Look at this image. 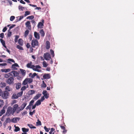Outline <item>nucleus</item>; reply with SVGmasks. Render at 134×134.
Returning <instances> with one entry per match:
<instances>
[{
    "label": "nucleus",
    "mask_w": 134,
    "mask_h": 134,
    "mask_svg": "<svg viewBox=\"0 0 134 134\" xmlns=\"http://www.w3.org/2000/svg\"><path fill=\"white\" fill-rule=\"evenodd\" d=\"M7 28L6 27H5L2 30V31L3 32H5L7 30Z\"/></svg>",
    "instance_id": "052dcab7"
},
{
    "label": "nucleus",
    "mask_w": 134,
    "mask_h": 134,
    "mask_svg": "<svg viewBox=\"0 0 134 134\" xmlns=\"http://www.w3.org/2000/svg\"><path fill=\"white\" fill-rule=\"evenodd\" d=\"M22 131L24 133H26V132H28L29 131V129H26L25 127H23L22 129Z\"/></svg>",
    "instance_id": "393cba45"
},
{
    "label": "nucleus",
    "mask_w": 134,
    "mask_h": 134,
    "mask_svg": "<svg viewBox=\"0 0 134 134\" xmlns=\"http://www.w3.org/2000/svg\"><path fill=\"white\" fill-rule=\"evenodd\" d=\"M15 17L14 16H12L10 17V21H13L15 19Z\"/></svg>",
    "instance_id": "4d7b16f0"
},
{
    "label": "nucleus",
    "mask_w": 134,
    "mask_h": 134,
    "mask_svg": "<svg viewBox=\"0 0 134 134\" xmlns=\"http://www.w3.org/2000/svg\"><path fill=\"white\" fill-rule=\"evenodd\" d=\"M14 126L15 127V129L14 130V131L15 132H17L20 131V129L18 127L16 126L15 125H14Z\"/></svg>",
    "instance_id": "2f4dec72"
},
{
    "label": "nucleus",
    "mask_w": 134,
    "mask_h": 134,
    "mask_svg": "<svg viewBox=\"0 0 134 134\" xmlns=\"http://www.w3.org/2000/svg\"><path fill=\"white\" fill-rule=\"evenodd\" d=\"M18 107L19 105L17 104H15L13 105V109L14 112L16 111L17 109H18Z\"/></svg>",
    "instance_id": "4468645a"
},
{
    "label": "nucleus",
    "mask_w": 134,
    "mask_h": 134,
    "mask_svg": "<svg viewBox=\"0 0 134 134\" xmlns=\"http://www.w3.org/2000/svg\"><path fill=\"white\" fill-rule=\"evenodd\" d=\"M20 118H13L11 120L12 122L16 123L17 122V120L19 121Z\"/></svg>",
    "instance_id": "9b49d317"
},
{
    "label": "nucleus",
    "mask_w": 134,
    "mask_h": 134,
    "mask_svg": "<svg viewBox=\"0 0 134 134\" xmlns=\"http://www.w3.org/2000/svg\"><path fill=\"white\" fill-rule=\"evenodd\" d=\"M45 99V98L44 97V96L42 97L40 99V100H41V102H42L43 100H44Z\"/></svg>",
    "instance_id": "0e129e2a"
},
{
    "label": "nucleus",
    "mask_w": 134,
    "mask_h": 134,
    "mask_svg": "<svg viewBox=\"0 0 134 134\" xmlns=\"http://www.w3.org/2000/svg\"><path fill=\"white\" fill-rule=\"evenodd\" d=\"M34 102V101L33 100H32L30 102L29 104H30L31 105H32V104Z\"/></svg>",
    "instance_id": "338daca9"
},
{
    "label": "nucleus",
    "mask_w": 134,
    "mask_h": 134,
    "mask_svg": "<svg viewBox=\"0 0 134 134\" xmlns=\"http://www.w3.org/2000/svg\"><path fill=\"white\" fill-rule=\"evenodd\" d=\"M26 47L27 48H29L30 47V44L29 43H28L26 45Z\"/></svg>",
    "instance_id": "774afa93"
},
{
    "label": "nucleus",
    "mask_w": 134,
    "mask_h": 134,
    "mask_svg": "<svg viewBox=\"0 0 134 134\" xmlns=\"http://www.w3.org/2000/svg\"><path fill=\"white\" fill-rule=\"evenodd\" d=\"M12 97L14 99H17L19 97L18 96L17 94H16L15 93L13 94Z\"/></svg>",
    "instance_id": "c9c22d12"
},
{
    "label": "nucleus",
    "mask_w": 134,
    "mask_h": 134,
    "mask_svg": "<svg viewBox=\"0 0 134 134\" xmlns=\"http://www.w3.org/2000/svg\"><path fill=\"white\" fill-rule=\"evenodd\" d=\"M10 70L11 69H2L1 70V71L3 72H9Z\"/></svg>",
    "instance_id": "6ab92c4d"
},
{
    "label": "nucleus",
    "mask_w": 134,
    "mask_h": 134,
    "mask_svg": "<svg viewBox=\"0 0 134 134\" xmlns=\"http://www.w3.org/2000/svg\"><path fill=\"white\" fill-rule=\"evenodd\" d=\"M35 113V110H34L33 111H30L29 112V114L30 115H31V116H32Z\"/></svg>",
    "instance_id": "5fc2aeb1"
},
{
    "label": "nucleus",
    "mask_w": 134,
    "mask_h": 134,
    "mask_svg": "<svg viewBox=\"0 0 134 134\" xmlns=\"http://www.w3.org/2000/svg\"><path fill=\"white\" fill-rule=\"evenodd\" d=\"M30 14V12L29 11H26L25 12L24 14L25 16H26L27 15H29Z\"/></svg>",
    "instance_id": "c03bdc74"
},
{
    "label": "nucleus",
    "mask_w": 134,
    "mask_h": 134,
    "mask_svg": "<svg viewBox=\"0 0 134 134\" xmlns=\"http://www.w3.org/2000/svg\"><path fill=\"white\" fill-rule=\"evenodd\" d=\"M34 36L35 38L39 40L40 38V36L38 33L36 32H34Z\"/></svg>",
    "instance_id": "ddd939ff"
},
{
    "label": "nucleus",
    "mask_w": 134,
    "mask_h": 134,
    "mask_svg": "<svg viewBox=\"0 0 134 134\" xmlns=\"http://www.w3.org/2000/svg\"><path fill=\"white\" fill-rule=\"evenodd\" d=\"M10 62H12L14 63L15 62L14 60L12 59H9L8 60L7 63H11Z\"/></svg>",
    "instance_id": "e433bc0d"
},
{
    "label": "nucleus",
    "mask_w": 134,
    "mask_h": 134,
    "mask_svg": "<svg viewBox=\"0 0 134 134\" xmlns=\"http://www.w3.org/2000/svg\"><path fill=\"white\" fill-rule=\"evenodd\" d=\"M14 78L13 76H11L5 80L6 83L9 85H10L14 83Z\"/></svg>",
    "instance_id": "f03ea898"
},
{
    "label": "nucleus",
    "mask_w": 134,
    "mask_h": 134,
    "mask_svg": "<svg viewBox=\"0 0 134 134\" xmlns=\"http://www.w3.org/2000/svg\"><path fill=\"white\" fill-rule=\"evenodd\" d=\"M47 85L46 83L42 84L41 87L42 88H45L46 87Z\"/></svg>",
    "instance_id": "680f3d73"
},
{
    "label": "nucleus",
    "mask_w": 134,
    "mask_h": 134,
    "mask_svg": "<svg viewBox=\"0 0 134 134\" xmlns=\"http://www.w3.org/2000/svg\"><path fill=\"white\" fill-rule=\"evenodd\" d=\"M23 93V91H21L20 92L18 93L17 94L18 97H21L22 96Z\"/></svg>",
    "instance_id": "a19ab883"
},
{
    "label": "nucleus",
    "mask_w": 134,
    "mask_h": 134,
    "mask_svg": "<svg viewBox=\"0 0 134 134\" xmlns=\"http://www.w3.org/2000/svg\"><path fill=\"white\" fill-rule=\"evenodd\" d=\"M27 80L28 83H30L33 82V80L30 78H26Z\"/></svg>",
    "instance_id": "c85d7f7f"
},
{
    "label": "nucleus",
    "mask_w": 134,
    "mask_h": 134,
    "mask_svg": "<svg viewBox=\"0 0 134 134\" xmlns=\"http://www.w3.org/2000/svg\"><path fill=\"white\" fill-rule=\"evenodd\" d=\"M32 63L31 62H30L29 63L26 65V66L28 68H30L32 69L33 70V69L35 68V66L34 65H32Z\"/></svg>",
    "instance_id": "423d86ee"
},
{
    "label": "nucleus",
    "mask_w": 134,
    "mask_h": 134,
    "mask_svg": "<svg viewBox=\"0 0 134 134\" xmlns=\"http://www.w3.org/2000/svg\"><path fill=\"white\" fill-rule=\"evenodd\" d=\"M18 42L19 44L21 46H22L23 45L24 43L22 39H19Z\"/></svg>",
    "instance_id": "f3484780"
},
{
    "label": "nucleus",
    "mask_w": 134,
    "mask_h": 134,
    "mask_svg": "<svg viewBox=\"0 0 134 134\" xmlns=\"http://www.w3.org/2000/svg\"><path fill=\"white\" fill-rule=\"evenodd\" d=\"M18 66V64L17 63H14L12 65V68L13 69H16L15 67Z\"/></svg>",
    "instance_id": "a878e982"
},
{
    "label": "nucleus",
    "mask_w": 134,
    "mask_h": 134,
    "mask_svg": "<svg viewBox=\"0 0 134 134\" xmlns=\"http://www.w3.org/2000/svg\"><path fill=\"white\" fill-rule=\"evenodd\" d=\"M26 88V86H23L21 88V91H23L25 90Z\"/></svg>",
    "instance_id": "864d4df0"
},
{
    "label": "nucleus",
    "mask_w": 134,
    "mask_h": 134,
    "mask_svg": "<svg viewBox=\"0 0 134 134\" xmlns=\"http://www.w3.org/2000/svg\"><path fill=\"white\" fill-rule=\"evenodd\" d=\"M29 32V31L28 30H26L25 31L24 33V36L25 37H26L28 35Z\"/></svg>",
    "instance_id": "7c9ffc66"
},
{
    "label": "nucleus",
    "mask_w": 134,
    "mask_h": 134,
    "mask_svg": "<svg viewBox=\"0 0 134 134\" xmlns=\"http://www.w3.org/2000/svg\"><path fill=\"white\" fill-rule=\"evenodd\" d=\"M21 73L24 76L26 74V71L25 70L23 69H20Z\"/></svg>",
    "instance_id": "bb28decb"
},
{
    "label": "nucleus",
    "mask_w": 134,
    "mask_h": 134,
    "mask_svg": "<svg viewBox=\"0 0 134 134\" xmlns=\"http://www.w3.org/2000/svg\"><path fill=\"white\" fill-rule=\"evenodd\" d=\"M41 68V66L39 65H36L35 66V68H34L33 70L35 71H37L38 72H41L42 70H41L38 69H40Z\"/></svg>",
    "instance_id": "0eeeda50"
},
{
    "label": "nucleus",
    "mask_w": 134,
    "mask_h": 134,
    "mask_svg": "<svg viewBox=\"0 0 134 134\" xmlns=\"http://www.w3.org/2000/svg\"><path fill=\"white\" fill-rule=\"evenodd\" d=\"M5 108L4 107L0 111V116H1L5 112Z\"/></svg>",
    "instance_id": "412c9836"
},
{
    "label": "nucleus",
    "mask_w": 134,
    "mask_h": 134,
    "mask_svg": "<svg viewBox=\"0 0 134 134\" xmlns=\"http://www.w3.org/2000/svg\"><path fill=\"white\" fill-rule=\"evenodd\" d=\"M24 7H23L21 6H19V9L23 11V10L24 9Z\"/></svg>",
    "instance_id": "6e6d98bb"
},
{
    "label": "nucleus",
    "mask_w": 134,
    "mask_h": 134,
    "mask_svg": "<svg viewBox=\"0 0 134 134\" xmlns=\"http://www.w3.org/2000/svg\"><path fill=\"white\" fill-rule=\"evenodd\" d=\"M25 25L26 26V27L28 29L30 30L31 29V25L30 21H27L25 23Z\"/></svg>",
    "instance_id": "9d476101"
},
{
    "label": "nucleus",
    "mask_w": 134,
    "mask_h": 134,
    "mask_svg": "<svg viewBox=\"0 0 134 134\" xmlns=\"http://www.w3.org/2000/svg\"><path fill=\"white\" fill-rule=\"evenodd\" d=\"M28 83V82H27V80L26 79H25L23 81L22 84L24 86H25Z\"/></svg>",
    "instance_id": "5701e85b"
},
{
    "label": "nucleus",
    "mask_w": 134,
    "mask_h": 134,
    "mask_svg": "<svg viewBox=\"0 0 134 134\" xmlns=\"http://www.w3.org/2000/svg\"><path fill=\"white\" fill-rule=\"evenodd\" d=\"M32 75V76H31L32 78H33L35 77L36 76H37V74L36 73H34L32 75L31 73H30L29 74V76H30L31 75Z\"/></svg>",
    "instance_id": "cd10ccee"
},
{
    "label": "nucleus",
    "mask_w": 134,
    "mask_h": 134,
    "mask_svg": "<svg viewBox=\"0 0 134 134\" xmlns=\"http://www.w3.org/2000/svg\"><path fill=\"white\" fill-rule=\"evenodd\" d=\"M43 94L44 95V96L45 97L46 99L48 98L49 97V94L47 93V91L46 90H44L42 92Z\"/></svg>",
    "instance_id": "1a4fd4ad"
},
{
    "label": "nucleus",
    "mask_w": 134,
    "mask_h": 134,
    "mask_svg": "<svg viewBox=\"0 0 134 134\" xmlns=\"http://www.w3.org/2000/svg\"><path fill=\"white\" fill-rule=\"evenodd\" d=\"M11 72L13 73L14 76H17L18 74V73L17 72V71H13Z\"/></svg>",
    "instance_id": "473e14b6"
},
{
    "label": "nucleus",
    "mask_w": 134,
    "mask_h": 134,
    "mask_svg": "<svg viewBox=\"0 0 134 134\" xmlns=\"http://www.w3.org/2000/svg\"><path fill=\"white\" fill-rule=\"evenodd\" d=\"M41 104V101L40 100H38L35 103L36 104L37 106H38L40 105Z\"/></svg>",
    "instance_id": "58836bf2"
},
{
    "label": "nucleus",
    "mask_w": 134,
    "mask_h": 134,
    "mask_svg": "<svg viewBox=\"0 0 134 134\" xmlns=\"http://www.w3.org/2000/svg\"><path fill=\"white\" fill-rule=\"evenodd\" d=\"M6 86V84L5 83L1 82L0 84V86L1 87H4Z\"/></svg>",
    "instance_id": "4be33fe9"
},
{
    "label": "nucleus",
    "mask_w": 134,
    "mask_h": 134,
    "mask_svg": "<svg viewBox=\"0 0 134 134\" xmlns=\"http://www.w3.org/2000/svg\"><path fill=\"white\" fill-rule=\"evenodd\" d=\"M16 48L20 50H23L24 49L23 47L19 45H17L16 46Z\"/></svg>",
    "instance_id": "4c0bfd02"
},
{
    "label": "nucleus",
    "mask_w": 134,
    "mask_h": 134,
    "mask_svg": "<svg viewBox=\"0 0 134 134\" xmlns=\"http://www.w3.org/2000/svg\"><path fill=\"white\" fill-rule=\"evenodd\" d=\"M41 93L38 94L34 97V99L35 100H37L41 97Z\"/></svg>",
    "instance_id": "a211bd4d"
},
{
    "label": "nucleus",
    "mask_w": 134,
    "mask_h": 134,
    "mask_svg": "<svg viewBox=\"0 0 134 134\" xmlns=\"http://www.w3.org/2000/svg\"><path fill=\"white\" fill-rule=\"evenodd\" d=\"M11 120L10 118H8L6 119L5 121L7 123H10Z\"/></svg>",
    "instance_id": "37998d69"
},
{
    "label": "nucleus",
    "mask_w": 134,
    "mask_h": 134,
    "mask_svg": "<svg viewBox=\"0 0 134 134\" xmlns=\"http://www.w3.org/2000/svg\"><path fill=\"white\" fill-rule=\"evenodd\" d=\"M0 40L1 42V43H2V44L4 43H5V41H4L3 39H0Z\"/></svg>",
    "instance_id": "69168bd1"
},
{
    "label": "nucleus",
    "mask_w": 134,
    "mask_h": 134,
    "mask_svg": "<svg viewBox=\"0 0 134 134\" xmlns=\"http://www.w3.org/2000/svg\"><path fill=\"white\" fill-rule=\"evenodd\" d=\"M38 121L36 122V124L37 125L41 126V125L42 124L41 122L38 119L37 120Z\"/></svg>",
    "instance_id": "79ce46f5"
},
{
    "label": "nucleus",
    "mask_w": 134,
    "mask_h": 134,
    "mask_svg": "<svg viewBox=\"0 0 134 134\" xmlns=\"http://www.w3.org/2000/svg\"><path fill=\"white\" fill-rule=\"evenodd\" d=\"M10 73H9L7 74H5L4 75V77L5 78H7L8 79L10 77Z\"/></svg>",
    "instance_id": "72a5a7b5"
},
{
    "label": "nucleus",
    "mask_w": 134,
    "mask_h": 134,
    "mask_svg": "<svg viewBox=\"0 0 134 134\" xmlns=\"http://www.w3.org/2000/svg\"><path fill=\"white\" fill-rule=\"evenodd\" d=\"M31 45L32 47L35 48L36 46H39V43L38 40L36 39L32 40L31 41Z\"/></svg>",
    "instance_id": "7ed1b4c3"
},
{
    "label": "nucleus",
    "mask_w": 134,
    "mask_h": 134,
    "mask_svg": "<svg viewBox=\"0 0 134 134\" xmlns=\"http://www.w3.org/2000/svg\"><path fill=\"white\" fill-rule=\"evenodd\" d=\"M43 78L44 79H49L51 77L49 74H45L43 76Z\"/></svg>",
    "instance_id": "f8f14e48"
},
{
    "label": "nucleus",
    "mask_w": 134,
    "mask_h": 134,
    "mask_svg": "<svg viewBox=\"0 0 134 134\" xmlns=\"http://www.w3.org/2000/svg\"><path fill=\"white\" fill-rule=\"evenodd\" d=\"M27 103H23L22 105H21V106L23 107V108H24L26 106V105H27Z\"/></svg>",
    "instance_id": "13d9d810"
},
{
    "label": "nucleus",
    "mask_w": 134,
    "mask_h": 134,
    "mask_svg": "<svg viewBox=\"0 0 134 134\" xmlns=\"http://www.w3.org/2000/svg\"><path fill=\"white\" fill-rule=\"evenodd\" d=\"M35 92V91L33 90H31L29 91V93L30 95H31L34 94Z\"/></svg>",
    "instance_id": "c756f323"
},
{
    "label": "nucleus",
    "mask_w": 134,
    "mask_h": 134,
    "mask_svg": "<svg viewBox=\"0 0 134 134\" xmlns=\"http://www.w3.org/2000/svg\"><path fill=\"white\" fill-rule=\"evenodd\" d=\"M9 30H8V31L7 37H10L12 35V32L10 31Z\"/></svg>",
    "instance_id": "ea45409f"
},
{
    "label": "nucleus",
    "mask_w": 134,
    "mask_h": 134,
    "mask_svg": "<svg viewBox=\"0 0 134 134\" xmlns=\"http://www.w3.org/2000/svg\"><path fill=\"white\" fill-rule=\"evenodd\" d=\"M40 33L41 34L42 36L43 37L44 36L45 33L43 29L41 30L40 31Z\"/></svg>",
    "instance_id": "b1692460"
},
{
    "label": "nucleus",
    "mask_w": 134,
    "mask_h": 134,
    "mask_svg": "<svg viewBox=\"0 0 134 134\" xmlns=\"http://www.w3.org/2000/svg\"><path fill=\"white\" fill-rule=\"evenodd\" d=\"M4 37V34L3 33H1L0 34V37H1L2 38H3Z\"/></svg>",
    "instance_id": "bf43d9fd"
},
{
    "label": "nucleus",
    "mask_w": 134,
    "mask_h": 134,
    "mask_svg": "<svg viewBox=\"0 0 134 134\" xmlns=\"http://www.w3.org/2000/svg\"><path fill=\"white\" fill-rule=\"evenodd\" d=\"M31 105L30 104H29V105L26 107V109H29L30 110H31Z\"/></svg>",
    "instance_id": "603ef678"
},
{
    "label": "nucleus",
    "mask_w": 134,
    "mask_h": 134,
    "mask_svg": "<svg viewBox=\"0 0 134 134\" xmlns=\"http://www.w3.org/2000/svg\"><path fill=\"white\" fill-rule=\"evenodd\" d=\"M46 49H48L50 48V43L48 41H47L46 43Z\"/></svg>",
    "instance_id": "dca6fc26"
},
{
    "label": "nucleus",
    "mask_w": 134,
    "mask_h": 134,
    "mask_svg": "<svg viewBox=\"0 0 134 134\" xmlns=\"http://www.w3.org/2000/svg\"><path fill=\"white\" fill-rule=\"evenodd\" d=\"M4 104V101L3 100L0 99V107H2Z\"/></svg>",
    "instance_id": "a18cd8bd"
},
{
    "label": "nucleus",
    "mask_w": 134,
    "mask_h": 134,
    "mask_svg": "<svg viewBox=\"0 0 134 134\" xmlns=\"http://www.w3.org/2000/svg\"><path fill=\"white\" fill-rule=\"evenodd\" d=\"M15 25H13L12 26H10L9 27V30H10L13 28V27H14L15 26Z\"/></svg>",
    "instance_id": "e2e57ef3"
},
{
    "label": "nucleus",
    "mask_w": 134,
    "mask_h": 134,
    "mask_svg": "<svg viewBox=\"0 0 134 134\" xmlns=\"http://www.w3.org/2000/svg\"><path fill=\"white\" fill-rule=\"evenodd\" d=\"M14 112L13 109V108L11 107H9L7 109L6 113V115L8 116L10 115H13Z\"/></svg>",
    "instance_id": "f257e3e1"
},
{
    "label": "nucleus",
    "mask_w": 134,
    "mask_h": 134,
    "mask_svg": "<svg viewBox=\"0 0 134 134\" xmlns=\"http://www.w3.org/2000/svg\"><path fill=\"white\" fill-rule=\"evenodd\" d=\"M50 51L52 57H54V51L52 50V49H51L50 50Z\"/></svg>",
    "instance_id": "de8ad7c7"
},
{
    "label": "nucleus",
    "mask_w": 134,
    "mask_h": 134,
    "mask_svg": "<svg viewBox=\"0 0 134 134\" xmlns=\"http://www.w3.org/2000/svg\"><path fill=\"white\" fill-rule=\"evenodd\" d=\"M27 126H29L31 129H36V127L35 126H33L31 124H27Z\"/></svg>",
    "instance_id": "f704fd0d"
},
{
    "label": "nucleus",
    "mask_w": 134,
    "mask_h": 134,
    "mask_svg": "<svg viewBox=\"0 0 134 134\" xmlns=\"http://www.w3.org/2000/svg\"><path fill=\"white\" fill-rule=\"evenodd\" d=\"M43 66L44 67H47L48 65L47 64V63L45 61H44L43 62Z\"/></svg>",
    "instance_id": "49530a36"
},
{
    "label": "nucleus",
    "mask_w": 134,
    "mask_h": 134,
    "mask_svg": "<svg viewBox=\"0 0 134 134\" xmlns=\"http://www.w3.org/2000/svg\"><path fill=\"white\" fill-rule=\"evenodd\" d=\"M9 95V93L7 91H5L2 92L1 96L3 99H5L8 98Z\"/></svg>",
    "instance_id": "20e7f679"
},
{
    "label": "nucleus",
    "mask_w": 134,
    "mask_h": 134,
    "mask_svg": "<svg viewBox=\"0 0 134 134\" xmlns=\"http://www.w3.org/2000/svg\"><path fill=\"white\" fill-rule=\"evenodd\" d=\"M21 84L20 83H18L16 84L15 88L17 90L19 89L21 87Z\"/></svg>",
    "instance_id": "2eb2a0df"
},
{
    "label": "nucleus",
    "mask_w": 134,
    "mask_h": 134,
    "mask_svg": "<svg viewBox=\"0 0 134 134\" xmlns=\"http://www.w3.org/2000/svg\"><path fill=\"white\" fill-rule=\"evenodd\" d=\"M23 108V107L22 106L20 107H18V109H17L16 111L17 113H19L20 111L24 109Z\"/></svg>",
    "instance_id": "aec40b11"
},
{
    "label": "nucleus",
    "mask_w": 134,
    "mask_h": 134,
    "mask_svg": "<svg viewBox=\"0 0 134 134\" xmlns=\"http://www.w3.org/2000/svg\"><path fill=\"white\" fill-rule=\"evenodd\" d=\"M5 89L6 90L9 91H11V89L9 86H6Z\"/></svg>",
    "instance_id": "09e8293b"
},
{
    "label": "nucleus",
    "mask_w": 134,
    "mask_h": 134,
    "mask_svg": "<svg viewBox=\"0 0 134 134\" xmlns=\"http://www.w3.org/2000/svg\"><path fill=\"white\" fill-rule=\"evenodd\" d=\"M34 18V16L33 15H31L29 16H28L26 18L27 19H32Z\"/></svg>",
    "instance_id": "8fccbe9b"
},
{
    "label": "nucleus",
    "mask_w": 134,
    "mask_h": 134,
    "mask_svg": "<svg viewBox=\"0 0 134 134\" xmlns=\"http://www.w3.org/2000/svg\"><path fill=\"white\" fill-rule=\"evenodd\" d=\"M44 130H45V131L46 132H48L49 130H50V128H49V129L47 128L46 126H44Z\"/></svg>",
    "instance_id": "3c124183"
},
{
    "label": "nucleus",
    "mask_w": 134,
    "mask_h": 134,
    "mask_svg": "<svg viewBox=\"0 0 134 134\" xmlns=\"http://www.w3.org/2000/svg\"><path fill=\"white\" fill-rule=\"evenodd\" d=\"M43 57L44 59L46 60H49L51 59L50 55L49 53H44Z\"/></svg>",
    "instance_id": "39448f33"
},
{
    "label": "nucleus",
    "mask_w": 134,
    "mask_h": 134,
    "mask_svg": "<svg viewBox=\"0 0 134 134\" xmlns=\"http://www.w3.org/2000/svg\"><path fill=\"white\" fill-rule=\"evenodd\" d=\"M41 21L42 22H39L37 25L38 27L40 29L42 28V26H43L44 20L43 19H42Z\"/></svg>",
    "instance_id": "6e6552de"
}]
</instances>
